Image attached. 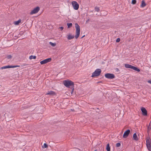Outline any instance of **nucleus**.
<instances>
[{
    "mask_svg": "<svg viewBox=\"0 0 151 151\" xmlns=\"http://www.w3.org/2000/svg\"><path fill=\"white\" fill-rule=\"evenodd\" d=\"M63 83L64 86L67 87L71 88L74 87V82L69 79L63 81Z\"/></svg>",
    "mask_w": 151,
    "mask_h": 151,
    "instance_id": "obj_1",
    "label": "nucleus"
},
{
    "mask_svg": "<svg viewBox=\"0 0 151 151\" xmlns=\"http://www.w3.org/2000/svg\"><path fill=\"white\" fill-rule=\"evenodd\" d=\"M75 27L76 29V35L75 36V38L77 39L79 37L80 32V27L78 24L77 23L75 24Z\"/></svg>",
    "mask_w": 151,
    "mask_h": 151,
    "instance_id": "obj_2",
    "label": "nucleus"
},
{
    "mask_svg": "<svg viewBox=\"0 0 151 151\" xmlns=\"http://www.w3.org/2000/svg\"><path fill=\"white\" fill-rule=\"evenodd\" d=\"M124 67L126 68H131L138 72L140 71V70L138 68L129 64H124Z\"/></svg>",
    "mask_w": 151,
    "mask_h": 151,
    "instance_id": "obj_3",
    "label": "nucleus"
},
{
    "mask_svg": "<svg viewBox=\"0 0 151 151\" xmlns=\"http://www.w3.org/2000/svg\"><path fill=\"white\" fill-rule=\"evenodd\" d=\"M146 146L148 150L151 151V139L150 137H147L146 140Z\"/></svg>",
    "mask_w": 151,
    "mask_h": 151,
    "instance_id": "obj_4",
    "label": "nucleus"
},
{
    "mask_svg": "<svg viewBox=\"0 0 151 151\" xmlns=\"http://www.w3.org/2000/svg\"><path fill=\"white\" fill-rule=\"evenodd\" d=\"M101 72V69H97L95 71L93 72L91 76V77H94L98 76L100 75Z\"/></svg>",
    "mask_w": 151,
    "mask_h": 151,
    "instance_id": "obj_5",
    "label": "nucleus"
},
{
    "mask_svg": "<svg viewBox=\"0 0 151 151\" xmlns=\"http://www.w3.org/2000/svg\"><path fill=\"white\" fill-rule=\"evenodd\" d=\"M105 77L107 78L113 79L115 78V76L113 74L106 73L105 75Z\"/></svg>",
    "mask_w": 151,
    "mask_h": 151,
    "instance_id": "obj_6",
    "label": "nucleus"
},
{
    "mask_svg": "<svg viewBox=\"0 0 151 151\" xmlns=\"http://www.w3.org/2000/svg\"><path fill=\"white\" fill-rule=\"evenodd\" d=\"M72 4L74 9L77 10L79 8V5L78 4L76 1H73Z\"/></svg>",
    "mask_w": 151,
    "mask_h": 151,
    "instance_id": "obj_7",
    "label": "nucleus"
},
{
    "mask_svg": "<svg viewBox=\"0 0 151 151\" xmlns=\"http://www.w3.org/2000/svg\"><path fill=\"white\" fill-rule=\"evenodd\" d=\"M40 10V8L39 6H37L30 13L31 15L33 14L37 13Z\"/></svg>",
    "mask_w": 151,
    "mask_h": 151,
    "instance_id": "obj_8",
    "label": "nucleus"
},
{
    "mask_svg": "<svg viewBox=\"0 0 151 151\" xmlns=\"http://www.w3.org/2000/svg\"><path fill=\"white\" fill-rule=\"evenodd\" d=\"M52 59L51 58H49L44 60L40 62V63L41 65H43L46 64L48 62H49L51 61Z\"/></svg>",
    "mask_w": 151,
    "mask_h": 151,
    "instance_id": "obj_9",
    "label": "nucleus"
},
{
    "mask_svg": "<svg viewBox=\"0 0 151 151\" xmlns=\"http://www.w3.org/2000/svg\"><path fill=\"white\" fill-rule=\"evenodd\" d=\"M130 132V131L129 129H128L124 133L123 135V137L124 138H127Z\"/></svg>",
    "mask_w": 151,
    "mask_h": 151,
    "instance_id": "obj_10",
    "label": "nucleus"
},
{
    "mask_svg": "<svg viewBox=\"0 0 151 151\" xmlns=\"http://www.w3.org/2000/svg\"><path fill=\"white\" fill-rule=\"evenodd\" d=\"M141 111L142 112V114L144 116L147 115V111L145 108L142 107L141 108Z\"/></svg>",
    "mask_w": 151,
    "mask_h": 151,
    "instance_id": "obj_11",
    "label": "nucleus"
},
{
    "mask_svg": "<svg viewBox=\"0 0 151 151\" xmlns=\"http://www.w3.org/2000/svg\"><path fill=\"white\" fill-rule=\"evenodd\" d=\"M46 95H48L50 96H53L55 94V92L53 91H48L47 93L46 94Z\"/></svg>",
    "mask_w": 151,
    "mask_h": 151,
    "instance_id": "obj_12",
    "label": "nucleus"
},
{
    "mask_svg": "<svg viewBox=\"0 0 151 151\" xmlns=\"http://www.w3.org/2000/svg\"><path fill=\"white\" fill-rule=\"evenodd\" d=\"M74 35H72L71 34L69 33L68 35V37H67V38L68 39V40H70L74 38Z\"/></svg>",
    "mask_w": 151,
    "mask_h": 151,
    "instance_id": "obj_13",
    "label": "nucleus"
},
{
    "mask_svg": "<svg viewBox=\"0 0 151 151\" xmlns=\"http://www.w3.org/2000/svg\"><path fill=\"white\" fill-rule=\"evenodd\" d=\"M133 139L134 140H135L136 141H137L138 140V139L137 137V135L136 133H134L133 135Z\"/></svg>",
    "mask_w": 151,
    "mask_h": 151,
    "instance_id": "obj_14",
    "label": "nucleus"
},
{
    "mask_svg": "<svg viewBox=\"0 0 151 151\" xmlns=\"http://www.w3.org/2000/svg\"><path fill=\"white\" fill-rule=\"evenodd\" d=\"M21 22V19H19L17 21L14 22V24L16 25H18Z\"/></svg>",
    "mask_w": 151,
    "mask_h": 151,
    "instance_id": "obj_15",
    "label": "nucleus"
},
{
    "mask_svg": "<svg viewBox=\"0 0 151 151\" xmlns=\"http://www.w3.org/2000/svg\"><path fill=\"white\" fill-rule=\"evenodd\" d=\"M146 4L144 0H142V3L141 6L142 7H143L146 6Z\"/></svg>",
    "mask_w": 151,
    "mask_h": 151,
    "instance_id": "obj_16",
    "label": "nucleus"
},
{
    "mask_svg": "<svg viewBox=\"0 0 151 151\" xmlns=\"http://www.w3.org/2000/svg\"><path fill=\"white\" fill-rule=\"evenodd\" d=\"M106 149L107 151H110V147L109 143L107 145Z\"/></svg>",
    "mask_w": 151,
    "mask_h": 151,
    "instance_id": "obj_17",
    "label": "nucleus"
},
{
    "mask_svg": "<svg viewBox=\"0 0 151 151\" xmlns=\"http://www.w3.org/2000/svg\"><path fill=\"white\" fill-rule=\"evenodd\" d=\"M36 58V56L35 55H31L29 57V59L30 60L32 59H35Z\"/></svg>",
    "mask_w": 151,
    "mask_h": 151,
    "instance_id": "obj_18",
    "label": "nucleus"
},
{
    "mask_svg": "<svg viewBox=\"0 0 151 151\" xmlns=\"http://www.w3.org/2000/svg\"><path fill=\"white\" fill-rule=\"evenodd\" d=\"M94 9L95 11L97 12H99L100 11L99 8L98 6H95L94 8Z\"/></svg>",
    "mask_w": 151,
    "mask_h": 151,
    "instance_id": "obj_19",
    "label": "nucleus"
},
{
    "mask_svg": "<svg viewBox=\"0 0 151 151\" xmlns=\"http://www.w3.org/2000/svg\"><path fill=\"white\" fill-rule=\"evenodd\" d=\"M67 25L68 26V28H70L72 26V23H67Z\"/></svg>",
    "mask_w": 151,
    "mask_h": 151,
    "instance_id": "obj_20",
    "label": "nucleus"
},
{
    "mask_svg": "<svg viewBox=\"0 0 151 151\" xmlns=\"http://www.w3.org/2000/svg\"><path fill=\"white\" fill-rule=\"evenodd\" d=\"M49 44L52 47H55L56 45V44L55 43H53L52 42H50Z\"/></svg>",
    "mask_w": 151,
    "mask_h": 151,
    "instance_id": "obj_21",
    "label": "nucleus"
},
{
    "mask_svg": "<svg viewBox=\"0 0 151 151\" xmlns=\"http://www.w3.org/2000/svg\"><path fill=\"white\" fill-rule=\"evenodd\" d=\"M43 148H47L48 147V145L46 143H44L43 146H42Z\"/></svg>",
    "mask_w": 151,
    "mask_h": 151,
    "instance_id": "obj_22",
    "label": "nucleus"
},
{
    "mask_svg": "<svg viewBox=\"0 0 151 151\" xmlns=\"http://www.w3.org/2000/svg\"><path fill=\"white\" fill-rule=\"evenodd\" d=\"M136 0H132L131 3L132 4H136Z\"/></svg>",
    "mask_w": 151,
    "mask_h": 151,
    "instance_id": "obj_23",
    "label": "nucleus"
},
{
    "mask_svg": "<svg viewBox=\"0 0 151 151\" xmlns=\"http://www.w3.org/2000/svg\"><path fill=\"white\" fill-rule=\"evenodd\" d=\"M121 146V144L119 142L117 143L116 144V147H119Z\"/></svg>",
    "mask_w": 151,
    "mask_h": 151,
    "instance_id": "obj_24",
    "label": "nucleus"
},
{
    "mask_svg": "<svg viewBox=\"0 0 151 151\" xmlns=\"http://www.w3.org/2000/svg\"><path fill=\"white\" fill-rule=\"evenodd\" d=\"M6 58L8 59H11L12 58V56L11 55H7Z\"/></svg>",
    "mask_w": 151,
    "mask_h": 151,
    "instance_id": "obj_25",
    "label": "nucleus"
},
{
    "mask_svg": "<svg viewBox=\"0 0 151 151\" xmlns=\"http://www.w3.org/2000/svg\"><path fill=\"white\" fill-rule=\"evenodd\" d=\"M6 68H13V65H8L6 66Z\"/></svg>",
    "mask_w": 151,
    "mask_h": 151,
    "instance_id": "obj_26",
    "label": "nucleus"
},
{
    "mask_svg": "<svg viewBox=\"0 0 151 151\" xmlns=\"http://www.w3.org/2000/svg\"><path fill=\"white\" fill-rule=\"evenodd\" d=\"M151 129V125L150 126H148L147 127V132H149Z\"/></svg>",
    "mask_w": 151,
    "mask_h": 151,
    "instance_id": "obj_27",
    "label": "nucleus"
},
{
    "mask_svg": "<svg viewBox=\"0 0 151 151\" xmlns=\"http://www.w3.org/2000/svg\"><path fill=\"white\" fill-rule=\"evenodd\" d=\"M74 87H72V88H70L71 89V94H72L73 93V92L74 90Z\"/></svg>",
    "mask_w": 151,
    "mask_h": 151,
    "instance_id": "obj_28",
    "label": "nucleus"
},
{
    "mask_svg": "<svg viewBox=\"0 0 151 151\" xmlns=\"http://www.w3.org/2000/svg\"><path fill=\"white\" fill-rule=\"evenodd\" d=\"M120 38H118L116 39V42H120Z\"/></svg>",
    "mask_w": 151,
    "mask_h": 151,
    "instance_id": "obj_29",
    "label": "nucleus"
},
{
    "mask_svg": "<svg viewBox=\"0 0 151 151\" xmlns=\"http://www.w3.org/2000/svg\"><path fill=\"white\" fill-rule=\"evenodd\" d=\"M0 68L1 69H6V66H4V67L1 68Z\"/></svg>",
    "mask_w": 151,
    "mask_h": 151,
    "instance_id": "obj_30",
    "label": "nucleus"
},
{
    "mask_svg": "<svg viewBox=\"0 0 151 151\" xmlns=\"http://www.w3.org/2000/svg\"><path fill=\"white\" fill-rule=\"evenodd\" d=\"M59 28L60 29L61 31H62L63 30L64 27H59Z\"/></svg>",
    "mask_w": 151,
    "mask_h": 151,
    "instance_id": "obj_31",
    "label": "nucleus"
},
{
    "mask_svg": "<svg viewBox=\"0 0 151 151\" xmlns=\"http://www.w3.org/2000/svg\"><path fill=\"white\" fill-rule=\"evenodd\" d=\"M19 65H13V68H16L17 67H19Z\"/></svg>",
    "mask_w": 151,
    "mask_h": 151,
    "instance_id": "obj_32",
    "label": "nucleus"
},
{
    "mask_svg": "<svg viewBox=\"0 0 151 151\" xmlns=\"http://www.w3.org/2000/svg\"><path fill=\"white\" fill-rule=\"evenodd\" d=\"M148 82L149 83H150L151 84V80H149V81H148Z\"/></svg>",
    "mask_w": 151,
    "mask_h": 151,
    "instance_id": "obj_33",
    "label": "nucleus"
},
{
    "mask_svg": "<svg viewBox=\"0 0 151 151\" xmlns=\"http://www.w3.org/2000/svg\"><path fill=\"white\" fill-rule=\"evenodd\" d=\"M97 109L98 110H97V111H96V112H99V109L98 108H97Z\"/></svg>",
    "mask_w": 151,
    "mask_h": 151,
    "instance_id": "obj_34",
    "label": "nucleus"
},
{
    "mask_svg": "<svg viewBox=\"0 0 151 151\" xmlns=\"http://www.w3.org/2000/svg\"><path fill=\"white\" fill-rule=\"evenodd\" d=\"M97 109L98 110H97V111H96V112H99V109L98 108H97Z\"/></svg>",
    "mask_w": 151,
    "mask_h": 151,
    "instance_id": "obj_35",
    "label": "nucleus"
},
{
    "mask_svg": "<svg viewBox=\"0 0 151 151\" xmlns=\"http://www.w3.org/2000/svg\"><path fill=\"white\" fill-rule=\"evenodd\" d=\"M71 110L72 111H75V110L74 109H71Z\"/></svg>",
    "mask_w": 151,
    "mask_h": 151,
    "instance_id": "obj_36",
    "label": "nucleus"
},
{
    "mask_svg": "<svg viewBox=\"0 0 151 151\" xmlns=\"http://www.w3.org/2000/svg\"><path fill=\"white\" fill-rule=\"evenodd\" d=\"M116 71H119V69L118 68H116Z\"/></svg>",
    "mask_w": 151,
    "mask_h": 151,
    "instance_id": "obj_37",
    "label": "nucleus"
},
{
    "mask_svg": "<svg viewBox=\"0 0 151 151\" xmlns=\"http://www.w3.org/2000/svg\"><path fill=\"white\" fill-rule=\"evenodd\" d=\"M151 125V121H150V124H149L148 126H150Z\"/></svg>",
    "mask_w": 151,
    "mask_h": 151,
    "instance_id": "obj_38",
    "label": "nucleus"
},
{
    "mask_svg": "<svg viewBox=\"0 0 151 151\" xmlns=\"http://www.w3.org/2000/svg\"><path fill=\"white\" fill-rule=\"evenodd\" d=\"M85 36V35H84L83 36L81 37V38H83Z\"/></svg>",
    "mask_w": 151,
    "mask_h": 151,
    "instance_id": "obj_39",
    "label": "nucleus"
},
{
    "mask_svg": "<svg viewBox=\"0 0 151 151\" xmlns=\"http://www.w3.org/2000/svg\"><path fill=\"white\" fill-rule=\"evenodd\" d=\"M89 21V19H88L87 21Z\"/></svg>",
    "mask_w": 151,
    "mask_h": 151,
    "instance_id": "obj_40",
    "label": "nucleus"
},
{
    "mask_svg": "<svg viewBox=\"0 0 151 151\" xmlns=\"http://www.w3.org/2000/svg\"><path fill=\"white\" fill-rule=\"evenodd\" d=\"M96 151V150H95V151Z\"/></svg>",
    "mask_w": 151,
    "mask_h": 151,
    "instance_id": "obj_41",
    "label": "nucleus"
}]
</instances>
